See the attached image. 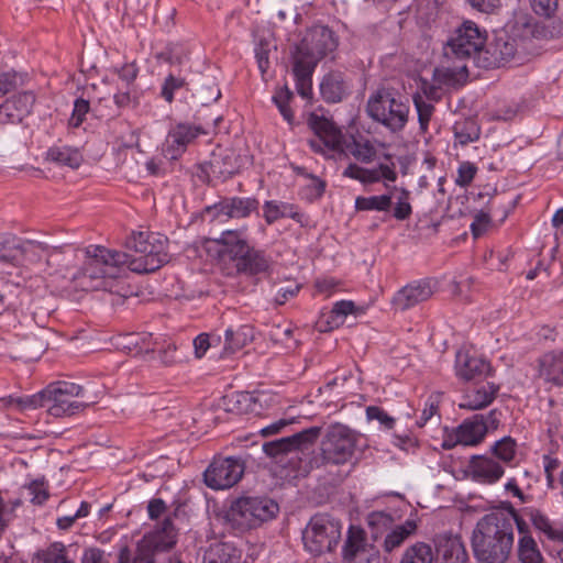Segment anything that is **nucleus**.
Returning a JSON list of instances; mask_svg holds the SVG:
<instances>
[{
    "label": "nucleus",
    "mask_w": 563,
    "mask_h": 563,
    "mask_svg": "<svg viewBox=\"0 0 563 563\" xmlns=\"http://www.w3.org/2000/svg\"><path fill=\"white\" fill-rule=\"evenodd\" d=\"M168 239L153 232H133L125 247L137 256L96 245L87 250V261L78 277L84 290L119 292V282L126 266L139 274L154 273L169 262Z\"/></svg>",
    "instance_id": "obj_1"
},
{
    "label": "nucleus",
    "mask_w": 563,
    "mask_h": 563,
    "mask_svg": "<svg viewBox=\"0 0 563 563\" xmlns=\"http://www.w3.org/2000/svg\"><path fill=\"white\" fill-rule=\"evenodd\" d=\"M360 434L341 423L330 426L320 444V454L305 460L300 470L309 473L313 468L327 465H344L354 457Z\"/></svg>",
    "instance_id": "obj_2"
},
{
    "label": "nucleus",
    "mask_w": 563,
    "mask_h": 563,
    "mask_svg": "<svg viewBox=\"0 0 563 563\" xmlns=\"http://www.w3.org/2000/svg\"><path fill=\"white\" fill-rule=\"evenodd\" d=\"M366 112L389 132L399 133L408 123L410 106L399 91L383 87L369 96Z\"/></svg>",
    "instance_id": "obj_3"
},
{
    "label": "nucleus",
    "mask_w": 563,
    "mask_h": 563,
    "mask_svg": "<svg viewBox=\"0 0 563 563\" xmlns=\"http://www.w3.org/2000/svg\"><path fill=\"white\" fill-rule=\"evenodd\" d=\"M321 433L320 427H310L290 437L280 438L263 444L264 453L277 460L280 464H288L291 470L305 473L300 465L311 453V448Z\"/></svg>",
    "instance_id": "obj_4"
},
{
    "label": "nucleus",
    "mask_w": 563,
    "mask_h": 563,
    "mask_svg": "<svg viewBox=\"0 0 563 563\" xmlns=\"http://www.w3.org/2000/svg\"><path fill=\"white\" fill-rule=\"evenodd\" d=\"M552 528L549 518L539 509L525 507L517 511L510 501H503L498 507L493 508L476 525V528Z\"/></svg>",
    "instance_id": "obj_5"
},
{
    "label": "nucleus",
    "mask_w": 563,
    "mask_h": 563,
    "mask_svg": "<svg viewBox=\"0 0 563 563\" xmlns=\"http://www.w3.org/2000/svg\"><path fill=\"white\" fill-rule=\"evenodd\" d=\"M511 530H473L472 549L479 563H506L514 547Z\"/></svg>",
    "instance_id": "obj_6"
},
{
    "label": "nucleus",
    "mask_w": 563,
    "mask_h": 563,
    "mask_svg": "<svg viewBox=\"0 0 563 563\" xmlns=\"http://www.w3.org/2000/svg\"><path fill=\"white\" fill-rule=\"evenodd\" d=\"M521 24L522 22H516L514 36H510L506 32H500L483 48L481 58L483 59L484 67L498 68L509 63L520 65L523 62L520 54L521 51L528 48L526 43L529 41H522V38L517 35V27L521 26Z\"/></svg>",
    "instance_id": "obj_7"
},
{
    "label": "nucleus",
    "mask_w": 563,
    "mask_h": 563,
    "mask_svg": "<svg viewBox=\"0 0 563 563\" xmlns=\"http://www.w3.org/2000/svg\"><path fill=\"white\" fill-rule=\"evenodd\" d=\"M338 47V37L325 25H313L308 29L296 45L294 60L316 67L328 54Z\"/></svg>",
    "instance_id": "obj_8"
},
{
    "label": "nucleus",
    "mask_w": 563,
    "mask_h": 563,
    "mask_svg": "<svg viewBox=\"0 0 563 563\" xmlns=\"http://www.w3.org/2000/svg\"><path fill=\"white\" fill-rule=\"evenodd\" d=\"M174 530H151L136 544L135 553L123 547L118 553V563H155V555L173 549L176 544Z\"/></svg>",
    "instance_id": "obj_9"
},
{
    "label": "nucleus",
    "mask_w": 563,
    "mask_h": 563,
    "mask_svg": "<svg viewBox=\"0 0 563 563\" xmlns=\"http://www.w3.org/2000/svg\"><path fill=\"white\" fill-rule=\"evenodd\" d=\"M485 42L486 34L479 30L476 23L465 21L448 40L444 46V57L460 62L474 58L476 55L481 57Z\"/></svg>",
    "instance_id": "obj_10"
},
{
    "label": "nucleus",
    "mask_w": 563,
    "mask_h": 563,
    "mask_svg": "<svg viewBox=\"0 0 563 563\" xmlns=\"http://www.w3.org/2000/svg\"><path fill=\"white\" fill-rule=\"evenodd\" d=\"M84 396L85 390L80 385L70 382L53 383L51 384L48 413L57 418L79 413L91 404L76 399Z\"/></svg>",
    "instance_id": "obj_11"
},
{
    "label": "nucleus",
    "mask_w": 563,
    "mask_h": 563,
    "mask_svg": "<svg viewBox=\"0 0 563 563\" xmlns=\"http://www.w3.org/2000/svg\"><path fill=\"white\" fill-rule=\"evenodd\" d=\"M244 472L241 457H216L203 472V483L213 490L229 489L241 481Z\"/></svg>",
    "instance_id": "obj_12"
},
{
    "label": "nucleus",
    "mask_w": 563,
    "mask_h": 563,
    "mask_svg": "<svg viewBox=\"0 0 563 563\" xmlns=\"http://www.w3.org/2000/svg\"><path fill=\"white\" fill-rule=\"evenodd\" d=\"M279 512L278 504L269 498L241 497L234 500L230 508L233 520H244L249 528L266 523Z\"/></svg>",
    "instance_id": "obj_13"
},
{
    "label": "nucleus",
    "mask_w": 563,
    "mask_h": 563,
    "mask_svg": "<svg viewBox=\"0 0 563 563\" xmlns=\"http://www.w3.org/2000/svg\"><path fill=\"white\" fill-rule=\"evenodd\" d=\"M308 123L314 132V137L308 141L314 153L331 156L332 153L344 151L343 132L332 120L312 113Z\"/></svg>",
    "instance_id": "obj_14"
},
{
    "label": "nucleus",
    "mask_w": 563,
    "mask_h": 563,
    "mask_svg": "<svg viewBox=\"0 0 563 563\" xmlns=\"http://www.w3.org/2000/svg\"><path fill=\"white\" fill-rule=\"evenodd\" d=\"M205 133L200 125L188 122L172 124L163 146V154L167 159H178L200 134Z\"/></svg>",
    "instance_id": "obj_15"
},
{
    "label": "nucleus",
    "mask_w": 563,
    "mask_h": 563,
    "mask_svg": "<svg viewBox=\"0 0 563 563\" xmlns=\"http://www.w3.org/2000/svg\"><path fill=\"white\" fill-rule=\"evenodd\" d=\"M437 289V282L432 278H422L413 280L393 297L391 303L395 308L406 311L420 302L427 301L432 297Z\"/></svg>",
    "instance_id": "obj_16"
},
{
    "label": "nucleus",
    "mask_w": 563,
    "mask_h": 563,
    "mask_svg": "<svg viewBox=\"0 0 563 563\" xmlns=\"http://www.w3.org/2000/svg\"><path fill=\"white\" fill-rule=\"evenodd\" d=\"M260 201L254 197H225L207 208L214 219H244L257 211Z\"/></svg>",
    "instance_id": "obj_17"
},
{
    "label": "nucleus",
    "mask_w": 563,
    "mask_h": 563,
    "mask_svg": "<svg viewBox=\"0 0 563 563\" xmlns=\"http://www.w3.org/2000/svg\"><path fill=\"white\" fill-rule=\"evenodd\" d=\"M147 515L151 520L162 521L161 528H175L187 519V505L174 500L169 506L162 498H152L147 504Z\"/></svg>",
    "instance_id": "obj_18"
},
{
    "label": "nucleus",
    "mask_w": 563,
    "mask_h": 563,
    "mask_svg": "<svg viewBox=\"0 0 563 563\" xmlns=\"http://www.w3.org/2000/svg\"><path fill=\"white\" fill-rule=\"evenodd\" d=\"M35 103V96L31 91H24L0 102V123H20L27 117Z\"/></svg>",
    "instance_id": "obj_19"
},
{
    "label": "nucleus",
    "mask_w": 563,
    "mask_h": 563,
    "mask_svg": "<svg viewBox=\"0 0 563 563\" xmlns=\"http://www.w3.org/2000/svg\"><path fill=\"white\" fill-rule=\"evenodd\" d=\"M517 35L522 41L552 40L563 37V21H552L548 24L527 19L517 27Z\"/></svg>",
    "instance_id": "obj_20"
},
{
    "label": "nucleus",
    "mask_w": 563,
    "mask_h": 563,
    "mask_svg": "<svg viewBox=\"0 0 563 563\" xmlns=\"http://www.w3.org/2000/svg\"><path fill=\"white\" fill-rule=\"evenodd\" d=\"M468 471L472 478L482 484H494L498 482L505 473L499 462L485 455H473L468 463Z\"/></svg>",
    "instance_id": "obj_21"
},
{
    "label": "nucleus",
    "mask_w": 563,
    "mask_h": 563,
    "mask_svg": "<svg viewBox=\"0 0 563 563\" xmlns=\"http://www.w3.org/2000/svg\"><path fill=\"white\" fill-rule=\"evenodd\" d=\"M435 552L442 563H467L468 556L459 536L443 533L435 539Z\"/></svg>",
    "instance_id": "obj_22"
},
{
    "label": "nucleus",
    "mask_w": 563,
    "mask_h": 563,
    "mask_svg": "<svg viewBox=\"0 0 563 563\" xmlns=\"http://www.w3.org/2000/svg\"><path fill=\"white\" fill-rule=\"evenodd\" d=\"M234 262L238 273L247 276L266 273L271 266V258L266 253L253 246H249Z\"/></svg>",
    "instance_id": "obj_23"
},
{
    "label": "nucleus",
    "mask_w": 563,
    "mask_h": 563,
    "mask_svg": "<svg viewBox=\"0 0 563 563\" xmlns=\"http://www.w3.org/2000/svg\"><path fill=\"white\" fill-rule=\"evenodd\" d=\"M456 375L464 380H476L486 376L489 364L483 358L459 351L455 358Z\"/></svg>",
    "instance_id": "obj_24"
},
{
    "label": "nucleus",
    "mask_w": 563,
    "mask_h": 563,
    "mask_svg": "<svg viewBox=\"0 0 563 563\" xmlns=\"http://www.w3.org/2000/svg\"><path fill=\"white\" fill-rule=\"evenodd\" d=\"M320 93L327 103H338L349 95V85L341 71H330L320 82Z\"/></svg>",
    "instance_id": "obj_25"
},
{
    "label": "nucleus",
    "mask_w": 563,
    "mask_h": 563,
    "mask_svg": "<svg viewBox=\"0 0 563 563\" xmlns=\"http://www.w3.org/2000/svg\"><path fill=\"white\" fill-rule=\"evenodd\" d=\"M331 532V536H329L327 530H302L305 549L313 555L331 551L338 544L340 530H332Z\"/></svg>",
    "instance_id": "obj_26"
},
{
    "label": "nucleus",
    "mask_w": 563,
    "mask_h": 563,
    "mask_svg": "<svg viewBox=\"0 0 563 563\" xmlns=\"http://www.w3.org/2000/svg\"><path fill=\"white\" fill-rule=\"evenodd\" d=\"M499 387L494 383H486L468 389L462 397L460 407L471 410H479L493 402Z\"/></svg>",
    "instance_id": "obj_27"
},
{
    "label": "nucleus",
    "mask_w": 563,
    "mask_h": 563,
    "mask_svg": "<svg viewBox=\"0 0 563 563\" xmlns=\"http://www.w3.org/2000/svg\"><path fill=\"white\" fill-rule=\"evenodd\" d=\"M540 377L555 387H563V352H550L540 358Z\"/></svg>",
    "instance_id": "obj_28"
},
{
    "label": "nucleus",
    "mask_w": 563,
    "mask_h": 563,
    "mask_svg": "<svg viewBox=\"0 0 563 563\" xmlns=\"http://www.w3.org/2000/svg\"><path fill=\"white\" fill-rule=\"evenodd\" d=\"M456 431L462 440V445H477L486 435V427L484 423V415L477 413L472 418L465 419Z\"/></svg>",
    "instance_id": "obj_29"
},
{
    "label": "nucleus",
    "mask_w": 563,
    "mask_h": 563,
    "mask_svg": "<svg viewBox=\"0 0 563 563\" xmlns=\"http://www.w3.org/2000/svg\"><path fill=\"white\" fill-rule=\"evenodd\" d=\"M240 554L229 541L214 540L203 554V563H238Z\"/></svg>",
    "instance_id": "obj_30"
},
{
    "label": "nucleus",
    "mask_w": 563,
    "mask_h": 563,
    "mask_svg": "<svg viewBox=\"0 0 563 563\" xmlns=\"http://www.w3.org/2000/svg\"><path fill=\"white\" fill-rule=\"evenodd\" d=\"M246 228L240 230H227L223 231L217 243L222 245V253H227L234 261L242 252H244L250 244L246 240Z\"/></svg>",
    "instance_id": "obj_31"
},
{
    "label": "nucleus",
    "mask_w": 563,
    "mask_h": 563,
    "mask_svg": "<svg viewBox=\"0 0 563 563\" xmlns=\"http://www.w3.org/2000/svg\"><path fill=\"white\" fill-rule=\"evenodd\" d=\"M19 251L21 253L19 266L40 263L44 257L49 256L51 254V247L46 243L33 240H23L21 238Z\"/></svg>",
    "instance_id": "obj_32"
},
{
    "label": "nucleus",
    "mask_w": 563,
    "mask_h": 563,
    "mask_svg": "<svg viewBox=\"0 0 563 563\" xmlns=\"http://www.w3.org/2000/svg\"><path fill=\"white\" fill-rule=\"evenodd\" d=\"M254 338L253 328L241 325L238 329L228 328L224 332L223 354H233L244 347Z\"/></svg>",
    "instance_id": "obj_33"
},
{
    "label": "nucleus",
    "mask_w": 563,
    "mask_h": 563,
    "mask_svg": "<svg viewBox=\"0 0 563 563\" xmlns=\"http://www.w3.org/2000/svg\"><path fill=\"white\" fill-rule=\"evenodd\" d=\"M468 76L466 64L462 63L454 67H437L433 70L432 79L439 86L453 87L463 84Z\"/></svg>",
    "instance_id": "obj_34"
},
{
    "label": "nucleus",
    "mask_w": 563,
    "mask_h": 563,
    "mask_svg": "<svg viewBox=\"0 0 563 563\" xmlns=\"http://www.w3.org/2000/svg\"><path fill=\"white\" fill-rule=\"evenodd\" d=\"M227 411L244 415L257 411V401L253 394L249 391L233 393L224 397Z\"/></svg>",
    "instance_id": "obj_35"
},
{
    "label": "nucleus",
    "mask_w": 563,
    "mask_h": 563,
    "mask_svg": "<svg viewBox=\"0 0 563 563\" xmlns=\"http://www.w3.org/2000/svg\"><path fill=\"white\" fill-rule=\"evenodd\" d=\"M20 238L12 234L0 235V265L19 267Z\"/></svg>",
    "instance_id": "obj_36"
},
{
    "label": "nucleus",
    "mask_w": 563,
    "mask_h": 563,
    "mask_svg": "<svg viewBox=\"0 0 563 563\" xmlns=\"http://www.w3.org/2000/svg\"><path fill=\"white\" fill-rule=\"evenodd\" d=\"M47 158L56 164L77 168L80 166L82 156L77 148L70 146H53L47 152Z\"/></svg>",
    "instance_id": "obj_37"
},
{
    "label": "nucleus",
    "mask_w": 563,
    "mask_h": 563,
    "mask_svg": "<svg viewBox=\"0 0 563 563\" xmlns=\"http://www.w3.org/2000/svg\"><path fill=\"white\" fill-rule=\"evenodd\" d=\"M314 68L313 66L294 60L292 71L296 79V89L302 98H309L312 93V74Z\"/></svg>",
    "instance_id": "obj_38"
},
{
    "label": "nucleus",
    "mask_w": 563,
    "mask_h": 563,
    "mask_svg": "<svg viewBox=\"0 0 563 563\" xmlns=\"http://www.w3.org/2000/svg\"><path fill=\"white\" fill-rule=\"evenodd\" d=\"M263 217L267 224H273L280 218L289 217L294 220L299 221L301 214L292 212V206L284 202H277L275 200L265 201L263 206Z\"/></svg>",
    "instance_id": "obj_39"
},
{
    "label": "nucleus",
    "mask_w": 563,
    "mask_h": 563,
    "mask_svg": "<svg viewBox=\"0 0 563 563\" xmlns=\"http://www.w3.org/2000/svg\"><path fill=\"white\" fill-rule=\"evenodd\" d=\"M518 560L519 563H543V555L531 536L525 534L519 539Z\"/></svg>",
    "instance_id": "obj_40"
},
{
    "label": "nucleus",
    "mask_w": 563,
    "mask_h": 563,
    "mask_svg": "<svg viewBox=\"0 0 563 563\" xmlns=\"http://www.w3.org/2000/svg\"><path fill=\"white\" fill-rule=\"evenodd\" d=\"M391 207V196H358L355 199V209L358 211H388Z\"/></svg>",
    "instance_id": "obj_41"
},
{
    "label": "nucleus",
    "mask_w": 563,
    "mask_h": 563,
    "mask_svg": "<svg viewBox=\"0 0 563 563\" xmlns=\"http://www.w3.org/2000/svg\"><path fill=\"white\" fill-rule=\"evenodd\" d=\"M433 552L429 544L417 542L408 548L399 563H432Z\"/></svg>",
    "instance_id": "obj_42"
},
{
    "label": "nucleus",
    "mask_w": 563,
    "mask_h": 563,
    "mask_svg": "<svg viewBox=\"0 0 563 563\" xmlns=\"http://www.w3.org/2000/svg\"><path fill=\"white\" fill-rule=\"evenodd\" d=\"M345 148L356 161L363 164L372 163L377 153L375 146L369 141L361 142L355 139L347 143Z\"/></svg>",
    "instance_id": "obj_43"
},
{
    "label": "nucleus",
    "mask_w": 563,
    "mask_h": 563,
    "mask_svg": "<svg viewBox=\"0 0 563 563\" xmlns=\"http://www.w3.org/2000/svg\"><path fill=\"white\" fill-rule=\"evenodd\" d=\"M47 485L44 481H32L21 487V497L34 505H43L48 498Z\"/></svg>",
    "instance_id": "obj_44"
},
{
    "label": "nucleus",
    "mask_w": 563,
    "mask_h": 563,
    "mask_svg": "<svg viewBox=\"0 0 563 563\" xmlns=\"http://www.w3.org/2000/svg\"><path fill=\"white\" fill-rule=\"evenodd\" d=\"M342 176L358 180L364 185L378 183L380 180L379 170L364 168L354 163L347 165L343 170Z\"/></svg>",
    "instance_id": "obj_45"
},
{
    "label": "nucleus",
    "mask_w": 563,
    "mask_h": 563,
    "mask_svg": "<svg viewBox=\"0 0 563 563\" xmlns=\"http://www.w3.org/2000/svg\"><path fill=\"white\" fill-rule=\"evenodd\" d=\"M347 539L343 548L345 560L352 561L356 554L365 550L366 538L365 530H347Z\"/></svg>",
    "instance_id": "obj_46"
},
{
    "label": "nucleus",
    "mask_w": 563,
    "mask_h": 563,
    "mask_svg": "<svg viewBox=\"0 0 563 563\" xmlns=\"http://www.w3.org/2000/svg\"><path fill=\"white\" fill-rule=\"evenodd\" d=\"M517 443L511 437H504L492 446V453L501 462L509 464L516 456Z\"/></svg>",
    "instance_id": "obj_47"
},
{
    "label": "nucleus",
    "mask_w": 563,
    "mask_h": 563,
    "mask_svg": "<svg viewBox=\"0 0 563 563\" xmlns=\"http://www.w3.org/2000/svg\"><path fill=\"white\" fill-rule=\"evenodd\" d=\"M294 98L292 91L288 88L287 85L279 88L276 93L273 96V101L278 108L283 118L291 124L294 122V113L289 107L290 100Z\"/></svg>",
    "instance_id": "obj_48"
},
{
    "label": "nucleus",
    "mask_w": 563,
    "mask_h": 563,
    "mask_svg": "<svg viewBox=\"0 0 563 563\" xmlns=\"http://www.w3.org/2000/svg\"><path fill=\"white\" fill-rule=\"evenodd\" d=\"M145 352L152 354V358L158 360L165 365H170L176 361L175 352L176 346L173 343L162 345L158 343H148L145 346Z\"/></svg>",
    "instance_id": "obj_49"
},
{
    "label": "nucleus",
    "mask_w": 563,
    "mask_h": 563,
    "mask_svg": "<svg viewBox=\"0 0 563 563\" xmlns=\"http://www.w3.org/2000/svg\"><path fill=\"white\" fill-rule=\"evenodd\" d=\"M479 129L475 121L468 120L454 125V135L459 143L465 145L479 139Z\"/></svg>",
    "instance_id": "obj_50"
},
{
    "label": "nucleus",
    "mask_w": 563,
    "mask_h": 563,
    "mask_svg": "<svg viewBox=\"0 0 563 563\" xmlns=\"http://www.w3.org/2000/svg\"><path fill=\"white\" fill-rule=\"evenodd\" d=\"M413 104L418 113L420 130L421 132L426 133L428 131L429 122L435 110L434 106L430 102H427L419 93L413 96Z\"/></svg>",
    "instance_id": "obj_51"
},
{
    "label": "nucleus",
    "mask_w": 563,
    "mask_h": 563,
    "mask_svg": "<svg viewBox=\"0 0 563 563\" xmlns=\"http://www.w3.org/2000/svg\"><path fill=\"white\" fill-rule=\"evenodd\" d=\"M187 85L186 78L180 75L169 74L162 85L161 97L168 103L175 98V92Z\"/></svg>",
    "instance_id": "obj_52"
},
{
    "label": "nucleus",
    "mask_w": 563,
    "mask_h": 563,
    "mask_svg": "<svg viewBox=\"0 0 563 563\" xmlns=\"http://www.w3.org/2000/svg\"><path fill=\"white\" fill-rule=\"evenodd\" d=\"M141 90L136 87H126L125 90H119L113 96L115 106L120 109L136 108L140 104Z\"/></svg>",
    "instance_id": "obj_53"
},
{
    "label": "nucleus",
    "mask_w": 563,
    "mask_h": 563,
    "mask_svg": "<svg viewBox=\"0 0 563 563\" xmlns=\"http://www.w3.org/2000/svg\"><path fill=\"white\" fill-rule=\"evenodd\" d=\"M396 514L391 510L372 511L366 518L368 528H394Z\"/></svg>",
    "instance_id": "obj_54"
},
{
    "label": "nucleus",
    "mask_w": 563,
    "mask_h": 563,
    "mask_svg": "<svg viewBox=\"0 0 563 563\" xmlns=\"http://www.w3.org/2000/svg\"><path fill=\"white\" fill-rule=\"evenodd\" d=\"M209 166L213 175L222 177L223 179L231 177L236 172L234 165L231 163L230 156H213L209 163Z\"/></svg>",
    "instance_id": "obj_55"
},
{
    "label": "nucleus",
    "mask_w": 563,
    "mask_h": 563,
    "mask_svg": "<svg viewBox=\"0 0 563 563\" xmlns=\"http://www.w3.org/2000/svg\"><path fill=\"white\" fill-rule=\"evenodd\" d=\"M51 400V385H48L42 391L34 394L32 396H27L20 400V404L23 408L35 409L38 407H46L48 409Z\"/></svg>",
    "instance_id": "obj_56"
},
{
    "label": "nucleus",
    "mask_w": 563,
    "mask_h": 563,
    "mask_svg": "<svg viewBox=\"0 0 563 563\" xmlns=\"http://www.w3.org/2000/svg\"><path fill=\"white\" fill-rule=\"evenodd\" d=\"M90 111V103L84 98H77L74 102V109L69 119V125L74 129L79 128Z\"/></svg>",
    "instance_id": "obj_57"
},
{
    "label": "nucleus",
    "mask_w": 563,
    "mask_h": 563,
    "mask_svg": "<svg viewBox=\"0 0 563 563\" xmlns=\"http://www.w3.org/2000/svg\"><path fill=\"white\" fill-rule=\"evenodd\" d=\"M355 310V303L350 300H341L333 305V308L331 310V318L332 321L339 325L340 323H343L344 319L353 313Z\"/></svg>",
    "instance_id": "obj_58"
},
{
    "label": "nucleus",
    "mask_w": 563,
    "mask_h": 563,
    "mask_svg": "<svg viewBox=\"0 0 563 563\" xmlns=\"http://www.w3.org/2000/svg\"><path fill=\"white\" fill-rule=\"evenodd\" d=\"M477 173V167L471 162H463L457 168L455 184L460 187L468 186Z\"/></svg>",
    "instance_id": "obj_59"
},
{
    "label": "nucleus",
    "mask_w": 563,
    "mask_h": 563,
    "mask_svg": "<svg viewBox=\"0 0 563 563\" xmlns=\"http://www.w3.org/2000/svg\"><path fill=\"white\" fill-rule=\"evenodd\" d=\"M91 505L87 501H82L80 507L76 510L74 515H67L57 518V527L58 528H69L77 522L78 519L87 517L90 512Z\"/></svg>",
    "instance_id": "obj_60"
},
{
    "label": "nucleus",
    "mask_w": 563,
    "mask_h": 563,
    "mask_svg": "<svg viewBox=\"0 0 563 563\" xmlns=\"http://www.w3.org/2000/svg\"><path fill=\"white\" fill-rule=\"evenodd\" d=\"M366 417L368 420H377L385 429L388 430L393 429L395 426V419L377 406H368L366 408Z\"/></svg>",
    "instance_id": "obj_61"
},
{
    "label": "nucleus",
    "mask_w": 563,
    "mask_h": 563,
    "mask_svg": "<svg viewBox=\"0 0 563 563\" xmlns=\"http://www.w3.org/2000/svg\"><path fill=\"white\" fill-rule=\"evenodd\" d=\"M412 213V208L409 202V191L406 189L401 190V195L398 197L396 206L394 208V217L397 220L404 221L408 219Z\"/></svg>",
    "instance_id": "obj_62"
},
{
    "label": "nucleus",
    "mask_w": 563,
    "mask_h": 563,
    "mask_svg": "<svg viewBox=\"0 0 563 563\" xmlns=\"http://www.w3.org/2000/svg\"><path fill=\"white\" fill-rule=\"evenodd\" d=\"M269 42L260 40L255 47V58L262 75H264L269 67Z\"/></svg>",
    "instance_id": "obj_63"
},
{
    "label": "nucleus",
    "mask_w": 563,
    "mask_h": 563,
    "mask_svg": "<svg viewBox=\"0 0 563 563\" xmlns=\"http://www.w3.org/2000/svg\"><path fill=\"white\" fill-rule=\"evenodd\" d=\"M393 439L394 445L407 453H415L419 448L417 438L409 433H394Z\"/></svg>",
    "instance_id": "obj_64"
}]
</instances>
